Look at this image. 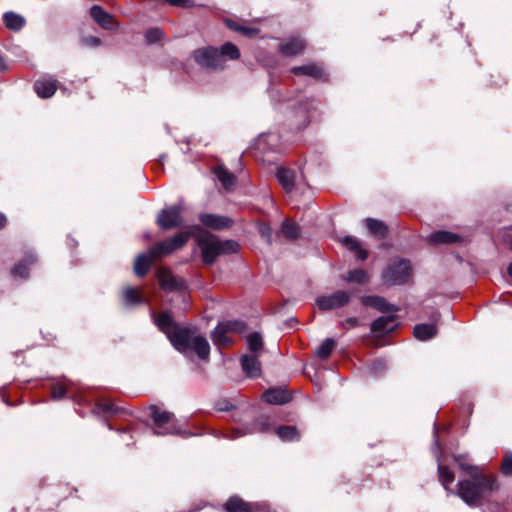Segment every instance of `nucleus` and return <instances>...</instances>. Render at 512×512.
I'll return each instance as SVG.
<instances>
[{
	"label": "nucleus",
	"mask_w": 512,
	"mask_h": 512,
	"mask_svg": "<svg viewBox=\"0 0 512 512\" xmlns=\"http://www.w3.org/2000/svg\"><path fill=\"white\" fill-rule=\"evenodd\" d=\"M439 479L445 490L451 492L449 488L450 484L454 481V473L450 471L446 466L441 464L438 465Z\"/></svg>",
	"instance_id": "nucleus-29"
},
{
	"label": "nucleus",
	"mask_w": 512,
	"mask_h": 512,
	"mask_svg": "<svg viewBox=\"0 0 512 512\" xmlns=\"http://www.w3.org/2000/svg\"><path fill=\"white\" fill-rule=\"evenodd\" d=\"M162 36H163V33L158 28L150 29L145 34L146 40L149 43H155V42L159 41L162 38Z\"/></svg>",
	"instance_id": "nucleus-39"
},
{
	"label": "nucleus",
	"mask_w": 512,
	"mask_h": 512,
	"mask_svg": "<svg viewBox=\"0 0 512 512\" xmlns=\"http://www.w3.org/2000/svg\"><path fill=\"white\" fill-rule=\"evenodd\" d=\"M245 330V324L242 321H227L218 324L212 333V341L215 345L225 346L230 343L228 333H241Z\"/></svg>",
	"instance_id": "nucleus-9"
},
{
	"label": "nucleus",
	"mask_w": 512,
	"mask_h": 512,
	"mask_svg": "<svg viewBox=\"0 0 512 512\" xmlns=\"http://www.w3.org/2000/svg\"><path fill=\"white\" fill-rule=\"evenodd\" d=\"M507 272H508L509 277L512 279V262L509 264V266L507 268Z\"/></svg>",
	"instance_id": "nucleus-51"
},
{
	"label": "nucleus",
	"mask_w": 512,
	"mask_h": 512,
	"mask_svg": "<svg viewBox=\"0 0 512 512\" xmlns=\"http://www.w3.org/2000/svg\"><path fill=\"white\" fill-rule=\"evenodd\" d=\"M189 232H181L172 238L155 245L148 253L140 254L134 264V271L138 276L145 275L153 260L157 257L168 255L181 248L189 239Z\"/></svg>",
	"instance_id": "nucleus-3"
},
{
	"label": "nucleus",
	"mask_w": 512,
	"mask_h": 512,
	"mask_svg": "<svg viewBox=\"0 0 512 512\" xmlns=\"http://www.w3.org/2000/svg\"><path fill=\"white\" fill-rule=\"evenodd\" d=\"M248 347L252 352H257L262 348V338L259 333H252L247 337Z\"/></svg>",
	"instance_id": "nucleus-37"
},
{
	"label": "nucleus",
	"mask_w": 512,
	"mask_h": 512,
	"mask_svg": "<svg viewBox=\"0 0 512 512\" xmlns=\"http://www.w3.org/2000/svg\"><path fill=\"white\" fill-rule=\"evenodd\" d=\"M194 60L203 68L217 70L223 68V59L216 48H200L193 53Z\"/></svg>",
	"instance_id": "nucleus-7"
},
{
	"label": "nucleus",
	"mask_w": 512,
	"mask_h": 512,
	"mask_svg": "<svg viewBox=\"0 0 512 512\" xmlns=\"http://www.w3.org/2000/svg\"><path fill=\"white\" fill-rule=\"evenodd\" d=\"M455 460L458 462L459 466L468 472V474L471 476V465H469L463 456H456Z\"/></svg>",
	"instance_id": "nucleus-42"
},
{
	"label": "nucleus",
	"mask_w": 512,
	"mask_h": 512,
	"mask_svg": "<svg viewBox=\"0 0 512 512\" xmlns=\"http://www.w3.org/2000/svg\"><path fill=\"white\" fill-rule=\"evenodd\" d=\"M83 44L90 47H97L101 44V41L99 38L88 36L83 38Z\"/></svg>",
	"instance_id": "nucleus-43"
},
{
	"label": "nucleus",
	"mask_w": 512,
	"mask_h": 512,
	"mask_svg": "<svg viewBox=\"0 0 512 512\" xmlns=\"http://www.w3.org/2000/svg\"><path fill=\"white\" fill-rule=\"evenodd\" d=\"M281 232L287 238L293 239V238H296L298 236V234H299V227L295 223H293V222L285 221L282 224Z\"/></svg>",
	"instance_id": "nucleus-36"
},
{
	"label": "nucleus",
	"mask_w": 512,
	"mask_h": 512,
	"mask_svg": "<svg viewBox=\"0 0 512 512\" xmlns=\"http://www.w3.org/2000/svg\"><path fill=\"white\" fill-rule=\"evenodd\" d=\"M226 25L231 29V30H234V31H238L240 30V26L239 24H237L235 21L233 20H226Z\"/></svg>",
	"instance_id": "nucleus-48"
},
{
	"label": "nucleus",
	"mask_w": 512,
	"mask_h": 512,
	"mask_svg": "<svg viewBox=\"0 0 512 512\" xmlns=\"http://www.w3.org/2000/svg\"><path fill=\"white\" fill-rule=\"evenodd\" d=\"M6 224V217L4 214L0 213V228L4 227Z\"/></svg>",
	"instance_id": "nucleus-49"
},
{
	"label": "nucleus",
	"mask_w": 512,
	"mask_h": 512,
	"mask_svg": "<svg viewBox=\"0 0 512 512\" xmlns=\"http://www.w3.org/2000/svg\"><path fill=\"white\" fill-rule=\"evenodd\" d=\"M66 393V387L61 384V383H57L55 385H53L52 387V397L54 399H61Z\"/></svg>",
	"instance_id": "nucleus-40"
},
{
	"label": "nucleus",
	"mask_w": 512,
	"mask_h": 512,
	"mask_svg": "<svg viewBox=\"0 0 512 512\" xmlns=\"http://www.w3.org/2000/svg\"><path fill=\"white\" fill-rule=\"evenodd\" d=\"M434 445H435V447H436L437 449H439V443H438V440H437V439H435V441H434Z\"/></svg>",
	"instance_id": "nucleus-53"
},
{
	"label": "nucleus",
	"mask_w": 512,
	"mask_h": 512,
	"mask_svg": "<svg viewBox=\"0 0 512 512\" xmlns=\"http://www.w3.org/2000/svg\"><path fill=\"white\" fill-rule=\"evenodd\" d=\"M471 480L458 482L457 495L469 506H478L481 501L494 490L498 484L494 476L483 475L478 467H471Z\"/></svg>",
	"instance_id": "nucleus-2"
},
{
	"label": "nucleus",
	"mask_w": 512,
	"mask_h": 512,
	"mask_svg": "<svg viewBox=\"0 0 512 512\" xmlns=\"http://www.w3.org/2000/svg\"><path fill=\"white\" fill-rule=\"evenodd\" d=\"M263 399L269 404L282 405L290 401L286 390L280 388L269 389L263 393Z\"/></svg>",
	"instance_id": "nucleus-15"
},
{
	"label": "nucleus",
	"mask_w": 512,
	"mask_h": 512,
	"mask_svg": "<svg viewBox=\"0 0 512 512\" xmlns=\"http://www.w3.org/2000/svg\"><path fill=\"white\" fill-rule=\"evenodd\" d=\"M276 434L283 441H292L299 437L297 429L293 426H280L277 428Z\"/></svg>",
	"instance_id": "nucleus-30"
},
{
	"label": "nucleus",
	"mask_w": 512,
	"mask_h": 512,
	"mask_svg": "<svg viewBox=\"0 0 512 512\" xmlns=\"http://www.w3.org/2000/svg\"><path fill=\"white\" fill-rule=\"evenodd\" d=\"M150 417L154 422L153 430L156 435L179 433L172 413L152 406L150 407Z\"/></svg>",
	"instance_id": "nucleus-5"
},
{
	"label": "nucleus",
	"mask_w": 512,
	"mask_h": 512,
	"mask_svg": "<svg viewBox=\"0 0 512 512\" xmlns=\"http://www.w3.org/2000/svg\"><path fill=\"white\" fill-rule=\"evenodd\" d=\"M291 71L295 75H307L314 79H322L324 77L322 67L316 64L293 67Z\"/></svg>",
	"instance_id": "nucleus-17"
},
{
	"label": "nucleus",
	"mask_w": 512,
	"mask_h": 512,
	"mask_svg": "<svg viewBox=\"0 0 512 512\" xmlns=\"http://www.w3.org/2000/svg\"><path fill=\"white\" fill-rule=\"evenodd\" d=\"M5 69H6V65L4 63L2 56L0 55V70H5Z\"/></svg>",
	"instance_id": "nucleus-50"
},
{
	"label": "nucleus",
	"mask_w": 512,
	"mask_h": 512,
	"mask_svg": "<svg viewBox=\"0 0 512 512\" xmlns=\"http://www.w3.org/2000/svg\"><path fill=\"white\" fill-rule=\"evenodd\" d=\"M35 261L34 257L29 255L23 262L18 263L12 270L14 277L26 278L28 276V264Z\"/></svg>",
	"instance_id": "nucleus-33"
},
{
	"label": "nucleus",
	"mask_w": 512,
	"mask_h": 512,
	"mask_svg": "<svg viewBox=\"0 0 512 512\" xmlns=\"http://www.w3.org/2000/svg\"><path fill=\"white\" fill-rule=\"evenodd\" d=\"M334 345H335V342L333 339H326L317 348L316 355L323 359L327 358L331 354V352L334 348Z\"/></svg>",
	"instance_id": "nucleus-35"
},
{
	"label": "nucleus",
	"mask_w": 512,
	"mask_h": 512,
	"mask_svg": "<svg viewBox=\"0 0 512 512\" xmlns=\"http://www.w3.org/2000/svg\"><path fill=\"white\" fill-rule=\"evenodd\" d=\"M411 277V266L407 260L392 261L383 273L384 282L391 285L404 284Z\"/></svg>",
	"instance_id": "nucleus-6"
},
{
	"label": "nucleus",
	"mask_w": 512,
	"mask_h": 512,
	"mask_svg": "<svg viewBox=\"0 0 512 512\" xmlns=\"http://www.w3.org/2000/svg\"><path fill=\"white\" fill-rule=\"evenodd\" d=\"M124 301L127 305L141 303L143 298L138 289L133 287H127L123 291Z\"/></svg>",
	"instance_id": "nucleus-32"
},
{
	"label": "nucleus",
	"mask_w": 512,
	"mask_h": 512,
	"mask_svg": "<svg viewBox=\"0 0 512 512\" xmlns=\"http://www.w3.org/2000/svg\"><path fill=\"white\" fill-rule=\"evenodd\" d=\"M219 53L222 56V59H224L225 56H228L230 59H237L240 56L238 48L230 42L225 43L221 47V50L219 51ZM224 63H225V60H223V64Z\"/></svg>",
	"instance_id": "nucleus-34"
},
{
	"label": "nucleus",
	"mask_w": 512,
	"mask_h": 512,
	"mask_svg": "<svg viewBox=\"0 0 512 512\" xmlns=\"http://www.w3.org/2000/svg\"><path fill=\"white\" fill-rule=\"evenodd\" d=\"M203 262L213 263L221 254L235 253L239 250V244L234 240L221 241L215 236L206 235L199 239Z\"/></svg>",
	"instance_id": "nucleus-4"
},
{
	"label": "nucleus",
	"mask_w": 512,
	"mask_h": 512,
	"mask_svg": "<svg viewBox=\"0 0 512 512\" xmlns=\"http://www.w3.org/2000/svg\"><path fill=\"white\" fill-rule=\"evenodd\" d=\"M215 174L226 190L233 189L236 179L228 170L220 166L215 169Z\"/></svg>",
	"instance_id": "nucleus-25"
},
{
	"label": "nucleus",
	"mask_w": 512,
	"mask_h": 512,
	"mask_svg": "<svg viewBox=\"0 0 512 512\" xmlns=\"http://www.w3.org/2000/svg\"><path fill=\"white\" fill-rule=\"evenodd\" d=\"M413 333L416 339L426 341L437 334V327L434 324H418L414 327Z\"/></svg>",
	"instance_id": "nucleus-20"
},
{
	"label": "nucleus",
	"mask_w": 512,
	"mask_h": 512,
	"mask_svg": "<svg viewBox=\"0 0 512 512\" xmlns=\"http://www.w3.org/2000/svg\"><path fill=\"white\" fill-rule=\"evenodd\" d=\"M241 365L243 371L250 377H256L260 374V362L254 355H245L242 357Z\"/></svg>",
	"instance_id": "nucleus-18"
},
{
	"label": "nucleus",
	"mask_w": 512,
	"mask_h": 512,
	"mask_svg": "<svg viewBox=\"0 0 512 512\" xmlns=\"http://www.w3.org/2000/svg\"><path fill=\"white\" fill-rule=\"evenodd\" d=\"M366 227L371 235L378 238H383L387 234V227L381 221L369 218L366 220Z\"/></svg>",
	"instance_id": "nucleus-26"
},
{
	"label": "nucleus",
	"mask_w": 512,
	"mask_h": 512,
	"mask_svg": "<svg viewBox=\"0 0 512 512\" xmlns=\"http://www.w3.org/2000/svg\"><path fill=\"white\" fill-rule=\"evenodd\" d=\"M432 243H455L460 240V236L448 231H436L428 236Z\"/></svg>",
	"instance_id": "nucleus-23"
},
{
	"label": "nucleus",
	"mask_w": 512,
	"mask_h": 512,
	"mask_svg": "<svg viewBox=\"0 0 512 512\" xmlns=\"http://www.w3.org/2000/svg\"><path fill=\"white\" fill-rule=\"evenodd\" d=\"M168 3L174 6L189 7L192 5V0H166Z\"/></svg>",
	"instance_id": "nucleus-46"
},
{
	"label": "nucleus",
	"mask_w": 512,
	"mask_h": 512,
	"mask_svg": "<svg viewBox=\"0 0 512 512\" xmlns=\"http://www.w3.org/2000/svg\"><path fill=\"white\" fill-rule=\"evenodd\" d=\"M4 22L5 25L11 30H19L25 24L24 18L13 12H7L4 14Z\"/></svg>",
	"instance_id": "nucleus-28"
},
{
	"label": "nucleus",
	"mask_w": 512,
	"mask_h": 512,
	"mask_svg": "<svg viewBox=\"0 0 512 512\" xmlns=\"http://www.w3.org/2000/svg\"><path fill=\"white\" fill-rule=\"evenodd\" d=\"M158 328L167 335L173 347L183 354L194 352L202 360H207L210 345L205 337L185 328L174 325L168 313H162L155 319Z\"/></svg>",
	"instance_id": "nucleus-1"
},
{
	"label": "nucleus",
	"mask_w": 512,
	"mask_h": 512,
	"mask_svg": "<svg viewBox=\"0 0 512 512\" xmlns=\"http://www.w3.org/2000/svg\"><path fill=\"white\" fill-rule=\"evenodd\" d=\"M90 15L103 29L111 30L116 28L114 18L98 5H94L90 9Z\"/></svg>",
	"instance_id": "nucleus-12"
},
{
	"label": "nucleus",
	"mask_w": 512,
	"mask_h": 512,
	"mask_svg": "<svg viewBox=\"0 0 512 512\" xmlns=\"http://www.w3.org/2000/svg\"><path fill=\"white\" fill-rule=\"evenodd\" d=\"M259 231L261 233V235L268 241L270 242V238H271V234H272V231H271V228L266 225V224H262L260 227H259Z\"/></svg>",
	"instance_id": "nucleus-44"
},
{
	"label": "nucleus",
	"mask_w": 512,
	"mask_h": 512,
	"mask_svg": "<svg viewBox=\"0 0 512 512\" xmlns=\"http://www.w3.org/2000/svg\"><path fill=\"white\" fill-rule=\"evenodd\" d=\"M305 48V43L300 38H293L281 46V52L286 56H294L301 53Z\"/></svg>",
	"instance_id": "nucleus-21"
},
{
	"label": "nucleus",
	"mask_w": 512,
	"mask_h": 512,
	"mask_svg": "<svg viewBox=\"0 0 512 512\" xmlns=\"http://www.w3.org/2000/svg\"><path fill=\"white\" fill-rule=\"evenodd\" d=\"M225 507L228 512H253L252 505L238 497H231Z\"/></svg>",
	"instance_id": "nucleus-24"
},
{
	"label": "nucleus",
	"mask_w": 512,
	"mask_h": 512,
	"mask_svg": "<svg viewBox=\"0 0 512 512\" xmlns=\"http://www.w3.org/2000/svg\"><path fill=\"white\" fill-rule=\"evenodd\" d=\"M341 244L347 249L355 252L356 257L359 260H365L368 257V253L365 249H363L359 243V241L352 236H345L340 239Z\"/></svg>",
	"instance_id": "nucleus-19"
},
{
	"label": "nucleus",
	"mask_w": 512,
	"mask_h": 512,
	"mask_svg": "<svg viewBox=\"0 0 512 512\" xmlns=\"http://www.w3.org/2000/svg\"><path fill=\"white\" fill-rule=\"evenodd\" d=\"M396 327L394 316H382L377 318L371 325V330L378 333H388Z\"/></svg>",
	"instance_id": "nucleus-16"
},
{
	"label": "nucleus",
	"mask_w": 512,
	"mask_h": 512,
	"mask_svg": "<svg viewBox=\"0 0 512 512\" xmlns=\"http://www.w3.org/2000/svg\"><path fill=\"white\" fill-rule=\"evenodd\" d=\"M277 178L282 185V187L287 191L290 192L293 189L294 185V173L285 168H281L278 170Z\"/></svg>",
	"instance_id": "nucleus-27"
},
{
	"label": "nucleus",
	"mask_w": 512,
	"mask_h": 512,
	"mask_svg": "<svg viewBox=\"0 0 512 512\" xmlns=\"http://www.w3.org/2000/svg\"><path fill=\"white\" fill-rule=\"evenodd\" d=\"M361 301L364 305L373 307L381 312L392 310V306L380 296H365L362 297Z\"/></svg>",
	"instance_id": "nucleus-22"
},
{
	"label": "nucleus",
	"mask_w": 512,
	"mask_h": 512,
	"mask_svg": "<svg viewBox=\"0 0 512 512\" xmlns=\"http://www.w3.org/2000/svg\"><path fill=\"white\" fill-rule=\"evenodd\" d=\"M500 469L502 474L506 476L512 475V453L508 452L505 454Z\"/></svg>",
	"instance_id": "nucleus-38"
},
{
	"label": "nucleus",
	"mask_w": 512,
	"mask_h": 512,
	"mask_svg": "<svg viewBox=\"0 0 512 512\" xmlns=\"http://www.w3.org/2000/svg\"><path fill=\"white\" fill-rule=\"evenodd\" d=\"M184 207L182 205H174L163 209L157 216V224L164 230L179 227L183 223L182 212Z\"/></svg>",
	"instance_id": "nucleus-8"
},
{
	"label": "nucleus",
	"mask_w": 512,
	"mask_h": 512,
	"mask_svg": "<svg viewBox=\"0 0 512 512\" xmlns=\"http://www.w3.org/2000/svg\"><path fill=\"white\" fill-rule=\"evenodd\" d=\"M158 278L162 289L168 292H184L186 289L185 281L182 278L175 277L170 271L161 269L158 272Z\"/></svg>",
	"instance_id": "nucleus-11"
},
{
	"label": "nucleus",
	"mask_w": 512,
	"mask_h": 512,
	"mask_svg": "<svg viewBox=\"0 0 512 512\" xmlns=\"http://www.w3.org/2000/svg\"><path fill=\"white\" fill-rule=\"evenodd\" d=\"M239 32H241L244 35H247V36L251 37V36H254L257 33V30L254 29V28H250V27L240 26Z\"/></svg>",
	"instance_id": "nucleus-47"
},
{
	"label": "nucleus",
	"mask_w": 512,
	"mask_h": 512,
	"mask_svg": "<svg viewBox=\"0 0 512 512\" xmlns=\"http://www.w3.org/2000/svg\"><path fill=\"white\" fill-rule=\"evenodd\" d=\"M200 221L203 225L217 230L227 228L232 223L231 219L214 214H202L200 215Z\"/></svg>",
	"instance_id": "nucleus-13"
},
{
	"label": "nucleus",
	"mask_w": 512,
	"mask_h": 512,
	"mask_svg": "<svg viewBox=\"0 0 512 512\" xmlns=\"http://www.w3.org/2000/svg\"><path fill=\"white\" fill-rule=\"evenodd\" d=\"M345 280L351 283L365 284L369 280V275L362 269H356L350 271L345 277Z\"/></svg>",
	"instance_id": "nucleus-31"
},
{
	"label": "nucleus",
	"mask_w": 512,
	"mask_h": 512,
	"mask_svg": "<svg viewBox=\"0 0 512 512\" xmlns=\"http://www.w3.org/2000/svg\"><path fill=\"white\" fill-rule=\"evenodd\" d=\"M267 429H268V425L266 424V422L265 421H260L257 424H255V426L253 428H251L249 430V433L264 432Z\"/></svg>",
	"instance_id": "nucleus-45"
},
{
	"label": "nucleus",
	"mask_w": 512,
	"mask_h": 512,
	"mask_svg": "<svg viewBox=\"0 0 512 512\" xmlns=\"http://www.w3.org/2000/svg\"><path fill=\"white\" fill-rule=\"evenodd\" d=\"M508 238L510 240V245H511V249H512V229L509 230Z\"/></svg>",
	"instance_id": "nucleus-52"
},
{
	"label": "nucleus",
	"mask_w": 512,
	"mask_h": 512,
	"mask_svg": "<svg viewBox=\"0 0 512 512\" xmlns=\"http://www.w3.org/2000/svg\"><path fill=\"white\" fill-rule=\"evenodd\" d=\"M35 91L41 98H49L56 92V81L52 78H42L35 82Z\"/></svg>",
	"instance_id": "nucleus-14"
},
{
	"label": "nucleus",
	"mask_w": 512,
	"mask_h": 512,
	"mask_svg": "<svg viewBox=\"0 0 512 512\" xmlns=\"http://www.w3.org/2000/svg\"><path fill=\"white\" fill-rule=\"evenodd\" d=\"M341 325L344 329L349 330L358 325V319L355 317L347 318L344 321H342Z\"/></svg>",
	"instance_id": "nucleus-41"
},
{
	"label": "nucleus",
	"mask_w": 512,
	"mask_h": 512,
	"mask_svg": "<svg viewBox=\"0 0 512 512\" xmlns=\"http://www.w3.org/2000/svg\"><path fill=\"white\" fill-rule=\"evenodd\" d=\"M350 295L345 291H337L329 296H322L317 299V305L321 310H331L346 305Z\"/></svg>",
	"instance_id": "nucleus-10"
}]
</instances>
